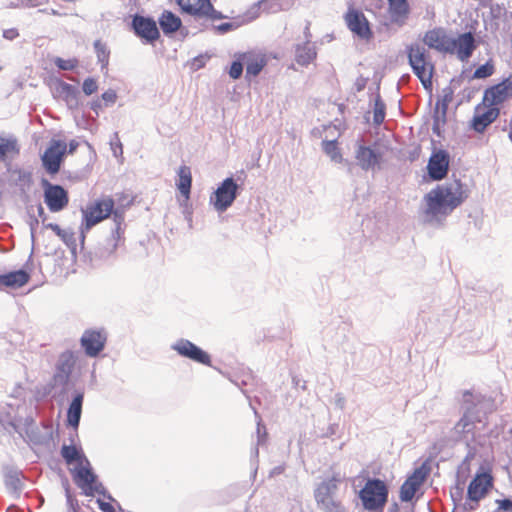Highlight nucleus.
Instances as JSON below:
<instances>
[{"label": "nucleus", "instance_id": "09e8293b", "mask_svg": "<svg viewBox=\"0 0 512 512\" xmlns=\"http://www.w3.org/2000/svg\"><path fill=\"white\" fill-rule=\"evenodd\" d=\"M496 503L498 504L497 509L493 512H512V500L509 498L497 499Z\"/></svg>", "mask_w": 512, "mask_h": 512}, {"label": "nucleus", "instance_id": "4be33fe9", "mask_svg": "<svg viewBox=\"0 0 512 512\" xmlns=\"http://www.w3.org/2000/svg\"><path fill=\"white\" fill-rule=\"evenodd\" d=\"M455 53L461 61L468 60L476 49L475 37L471 32L460 34L457 38H453Z\"/></svg>", "mask_w": 512, "mask_h": 512}, {"label": "nucleus", "instance_id": "de8ad7c7", "mask_svg": "<svg viewBox=\"0 0 512 512\" xmlns=\"http://www.w3.org/2000/svg\"><path fill=\"white\" fill-rule=\"evenodd\" d=\"M228 73L232 79L240 78L243 73V63L239 60L233 61Z\"/></svg>", "mask_w": 512, "mask_h": 512}, {"label": "nucleus", "instance_id": "dca6fc26", "mask_svg": "<svg viewBox=\"0 0 512 512\" xmlns=\"http://www.w3.org/2000/svg\"><path fill=\"white\" fill-rule=\"evenodd\" d=\"M424 43L439 52L455 53L453 38L448 36L443 29H433L426 32Z\"/></svg>", "mask_w": 512, "mask_h": 512}, {"label": "nucleus", "instance_id": "37998d69", "mask_svg": "<svg viewBox=\"0 0 512 512\" xmlns=\"http://www.w3.org/2000/svg\"><path fill=\"white\" fill-rule=\"evenodd\" d=\"M264 63L258 60H252L246 65V76L247 77H255L257 76L263 69Z\"/></svg>", "mask_w": 512, "mask_h": 512}, {"label": "nucleus", "instance_id": "7ed1b4c3", "mask_svg": "<svg viewBox=\"0 0 512 512\" xmlns=\"http://www.w3.org/2000/svg\"><path fill=\"white\" fill-rule=\"evenodd\" d=\"M489 400L480 399L469 391L463 394V415L455 424L453 431L456 440H462L469 434H473L476 423H481L486 414L485 408L490 407Z\"/></svg>", "mask_w": 512, "mask_h": 512}, {"label": "nucleus", "instance_id": "5fc2aeb1", "mask_svg": "<svg viewBox=\"0 0 512 512\" xmlns=\"http://www.w3.org/2000/svg\"><path fill=\"white\" fill-rule=\"evenodd\" d=\"M474 456H475V450L470 448L468 453H467V455L463 459L460 468L463 469V470L464 469L468 470L469 469L470 461H471V459L474 458Z\"/></svg>", "mask_w": 512, "mask_h": 512}, {"label": "nucleus", "instance_id": "e433bc0d", "mask_svg": "<svg viewBox=\"0 0 512 512\" xmlns=\"http://www.w3.org/2000/svg\"><path fill=\"white\" fill-rule=\"evenodd\" d=\"M322 150L327 156H329L331 161L335 163H342L344 161L336 140L322 141Z\"/></svg>", "mask_w": 512, "mask_h": 512}, {"label": "nucleus", "instance_id": "39448f33", "mask_svg": "<svg viewBox=\"0 0 512 512\" xmlns=\"http://www.w3.org/2000/svg\"><path fill=\"white\" fill-rule=\"evenodd\" d=\"M359 497L363 507L368 511L382 509L388 500V487L378 478L368 479L361 489Z\"/></svg>", "mask_w": 512, "mask_h": 512}, {"label": "nucleus", "instance_id": "f704fd0d", "mask_svg": "<svg viewBox=\"0 0 512 512\" xmlns=\"http://www.w3.org/2000/svg\"><path fill=\"white\" fill-rule=\"evenodd\" d=\"M73 367L74 360L72 356L67 353L62 354L57 363V377H62L64 380H67L72 372Z\"/></svg>", "mask_w": 512, "mask_h": 512}, {"label": "nucleus", "instance_id": "4d7b16f0", "mask_svg": "<svg viewBox=\"0 0 512 512\" xmlns=\"http://www.w3.org/2000/svg\"><path fill=\"white\" fill-rule=\"evenodd\" d=\"M19 36V32L16 28L5 29L3 31V37L7 40H14Z\"/></svg>", "mask_w": 512, "mask_h": 512}, {"label": "nucleus", "instance_id": "f257e3e1", "mask_svg": "<svg viewBox=\"0 0 512 512\" xmlns=\"http://www.w3.org/2000/svg\"><path fill=\"white\" fill-rule=\"evenodd\" d=\"M469 196L467 186L460 180L438 185L424 196L426 207L425 221L441 223Z\"/></svg>", "mask_w": 512, "mask_h": 512}, {"label": "nucleus", "instance_id": "e2e57ef3", "mask_svg": "<svg viewBox=\"0 0 512 512\" xmlns=\"http://www.w3.org/2000/svg\"><path fill=\"white\" fill-rule=\"evenodd\" d=\"M508 129H509L508 137H509L510 141L512 142V116H511V120H510L509 124H507V122H505L504 126L502 127L503 131H506Z\"/></svg>", "mask_w": 512, "mask_h": 512}, {"label": "nucleus", "instance_id": "a211bd4d", "mask_svg": "<svg viewBox=\"0 0 512 512\" xmlns=\"http://www.w3.org/2000/svg\"><path fill=\"white\" fill-rule=\"evenodd\" d=\"M80 342L86 355L96 357L105 347L106 336L101 331L86 330Z\"/></svg>", "mask_w": 512, "mask_h": 512}, {"label": "nucleus", "instance_id": "6ab92c4d", "mask_svg": "<svg viewBox=\"0 0 512 512\" xmlns=\"http://www.w3.org/2000/svg\"><path fill=\"white\" fill-rule=\"evenodd\" d=\"M53 93L55 97L65 101L69 109L78 108L80 92L76 86L57 80L54 84Z\"/></svg>", "mask_w": 512, "mask_h": 512}, {"label": "nucleus", "instance_id": "9b49d317", "mask_svg": "<svg viewBox=\"0 0 512 512\" xmlns=\"http://www.w3.org/2000/svg\"><path fill=\"white\" fill-rule=\"evenodd\" d=\"M430 473V467L423 463L404 481L400 488V499L410 502Z\"/></svg>", "mask_w": 512, "mask_h": 512}, {"label": "nucleus", "instance_id": "ddd939ff", "mask_svg": "<svg viewBox=\"0 0 512 512\" xmlns=\"http://www.w3.org/2000/svg\"><path fill=\"white\" fill-rule=\"evenodd\" d=\"M171 349L176 351L181 357L188 358L194 362L203 365L211 364L210 355L188 339H178L171 345Z\"/></svg>", "mask_w": 512, "mask_h": 512}, {"label": "nucleus", "instance_id": "0e129e2a", "mask_svg": "<svg viewBox=\"0 0 512 512\" xmlns=\"http://www.w3.org/2000/svg\"><path fill=\"white\" fill-rule=\"evenodd\" d=\"M66 497L68 505L74 510V506H77V501L70 495L69 491L66 492Z\"/></svg>", "mask_w": 512, "mask_h": 512}, {"label": "nucleus", "instance_id": "a18cd8bd", "mask_svg": "<svg viewBox=\"0 0 512 512\" xmlns=\"http://www.w3.org/2000/svg\"><path fill=\"white\" fill-rule=\"evenodd\" d=\"M48 0H17L13 7L15 8H33L44 5Z\"/></svg>", "mask_w": 512, "mask_h": 512}, {"label": "nucleus", "instance_id": "c9c22d12", "mask_svg": "<svg viewBox=\"0 0 512 512\" xmlns=\"http://www.w3.org/2000/svg\"><path fill=\"white\" fill-rule=\"evenodd\" d=\"M317 505L324 512H347L346 508L337 497L328 499H316Z\"/></svg>", "mask_w": 512, "mask_h": 512}, {"label": "nucleus", "instance_id": "9d476101", "mask_svg": "<svg viewBox=\"0 0 512 512\" xmlns=\"http://www.w3.org/2000/svg\"><path fill=\"white\" fill-rule=\"evenodd\" d=\"M44 188V202L51 212L62 211L69 202L68 192L58 184H52L46 179H42Z\"/></svg>", "mask_w": 512, "mask_h": 512}, {"label": "nucleus", "instance_id": "4468645a", "mask_svg": "<svg viewBox=\"0 0 512 512\" xmlns=\"http://www.w3.org/2000/svg\"><path fill=\"white\" fill-rule=\"evenodd\" d=\"M382 153L379 149L359 144L355 151V158L358 165L364 171H375L380 169Z\"/></svg>", "mask_w": 512, "mask_h": 512}, {"label": "nucleus", "instance_id": "13d9d810", "mask_svg": "<svg viewBox=\"0 0 512 512\" xmlns=\"http://www.w3.org/2000/svg\"><path fill=\"white\" fill-rule=\"evenodd\" d=\"M234 28V24L231 23V22H225V23H221L219 24L218 26H216V30L220 33V34H225L229 31H231L232 29Z\"/></svg>", "mask_w": 512, "mask_h": 512}, {"label": "nucleus", "instance_id": "2eb2a0df", "mask_svg": "<svg viewBox=\"0 0 512 512\" xmlns=\"http://www.w3.org/2000/svg\"><path fill=\"white\" fill-rule=\"evenodd\" d=\"M450 156L446 150L439 149L429 158L427 170L429 177L434 181L444 179L449 171Z\"/></svg>", "mask_w": 512, "mask_h": 512}, {"label": "nucleus", "instance_id": "a19ab883", "mask_svg": "<svg viewBox=\"0 0 512 512\" xmlns=\"http://www.w3.org/2000/svg\"><path fill=\"white\" fill-rule=\"evenodd\" d=\"M494 66L489 62L480 65L474 71L473 78L475 79H485L493 74Z\"/></svg>", "mask_w": 512, "mask_h": 512}, {"label": "nucleus", "instance_id": "423d86ee", "mask_svg": "<svg viewBox=\"0 0 512 512\" xmlns=\"http://www.w3.org/2000/svg\"><path fill=\"white\" fill-rule=\"evenodd\" d=\"M493 485V477L489 470H485L483 466L476 473L467 490V501L464 504L465 510H475L478 502L485 497L489 489Z\"/></svg>", "mask_w": 512, "mask_h": 512}, {"label": "nucleus", "instance_id": "4c0bfd02", "mask_svg": "<svg viewBox=\"0 0 512 512\" xmlns=\"http://www.w3.org/2000/svg\"><path fill=\"white\" fill-rule=\"evenodd\" d=\"M98 62L101 64V70L107 68L109 64L110 51L105 43L96 40L93 44Z\"/></svg>", "mask_w": 512, "mask_h": 512}, {"label": "nucleus", "instance_id": "6e6552de", "mask_svg": "<svg viewBox=\"0 0 512 512\" xmlns=\"http://www.w3.org/2000/svg\"><path fill=\"white\" fill-rule=\"evenodd\" d=\"M74 480L84 490L86 496H94L97 493L115 502V499L108 493L103 484L97 481V475L92 471L91 467H76L74 470Z\"/></svg>", "mask_w": 512, "mask_h": 512}, {"label": "nucleus", "instance_id": "1a4fd4ad", "mask_svg": "<svg viewBox=\"0 0 512 512\" xmlns=\"http://www.w3.org/2000/svg\"><path fill=\"white\" fill-rule=\"evenodd\" d=\"M67 151V144L61 140H52L50 145L41 156L44 169L50 175L59 172L64 156Z\"/></svg>", "mask_w": 512, "mask_h": 512}, {"label": "nucleus", "instance_id": "ea45409f", "mask_svg": "<svg viewBox=\"0 0 512 512\" xmlns=\"http://www.w3.org/2000/svg\"><path fill=\"white\" fill-rule=\"evenodd\" d=\"M385 103L382 101L380 96L378 95L375 99L374 103V115H373V123L375 125H380L383 123L385 118Z\"/></svg>", "mask_w": 512, "mask_h": 512}, {"label": "nucleus", "instance_id": "58836bf2", "mask_svg": "<svg viewBox=\"0 0 512 512\" xmlns=\"http://www.w3.org/2000/svg\"><path fill=\"white\" fill-rule=\"evenodd\" d=\"M453 90L451 87H446L443 89V95L440 100H438L435 104V110L442 112L443 115H447L448 106L453 100Z\"/></svg>", "mask_w": 512, "mask_h": 512}, {"label": "nucleus", "instance_id": "79ce46f5", "mask_svg": "<svg viewBox=\"0 0 512 512\" xmlns=\"http://www.w3.org/2000/svg\"><path fill=\"white\" fill-rule=\"evenodd\" d=\"M445 123H446V115H443V118H442V112L434 110L433 125H432L433 133L436 134L437 136H440L441 128L445 125Z\"/></svg>", "mask_w": 512, "mask_h": 512}, {"label": "nucleus", "instance_id": "f03ea898", "mask_svg": "<svg viewBox=\"0 0 512 512\" xmlns=\"http://www.w3.org/2000/svg\"><path fill=\"white\" fill-rule=\"evenodd\" d=\"M83 214V221L81 224V243H84L85 232L90 230L93 226L107 218L113 213L115 227L112 229V237L109 240V245L112 246L113 252L118 245L120 239L121 224L124 220L123 215L118 211H114V201L110 197H106L95 201L86 209H81Z\"/></svg>", "mask_w": 512, "mask_h": 512}, {"label": "nucleus", "instance_id": "cd10ccee", "mask_svg": "<svg viewBox=\"0 0 512 512\" xmlns=\"http://www.w3.org/2000/svg\"><path fill=\"white\" fill-rule=\"evenodd\" d=\"M19 153L18 141L13 135L0 134V163Z\"/></svg>", "mask_w": 512, "mask_h": 512}, {"label": "nucleus", "instance_id": "bf43d9fd", "mask_svg": "<svg viewBox=\"0 0 512 512\" xmlns=\"http://www.w3.org/2000/svg\"><path fill=\"white\" fill-rule=\"evenodd\" d=\"M257 437H258V441H257V446H258V445H260L262 443V441L266 437L265 427L261 426V420L260 419H259V421L257 423Z\"/></svg>", "mask_w": 512, "mask_h": 512}, {"label": "nucleus", "instance_id": "5701e85b", "mask_svg": "<svg viewBox=\"0 0 512 512\" xmlns=\"http://www.w3.org/2000/svg\"><path fill=\"white\" fill-rule=\"evenodd\" d=\"M499 112V109L494 106L488 107L483 112H480L477 109L475 115L473 116L471 127L474 131L483 133L485 129L497 119Z\"/></svg>", "mask_w": 512, "mask_h": 512}, {"label": "nucleus", "instance_id": "b1692460", "mask_svg": "<svg viewBox=\"0 0 512 512\" xmlns=\"http://www.w3.org/2000/svg\"><path fill=\"white\" fill-rule=\"evenodd\" d=\"M84 401V391L75 390L67 410V422L73 428H78Z\"/></svg>", "mask_w": 512, "mask_h": 512}, {"label": "nucleus", "instance_id": "c756f323", "mask_svg": "<svg viewBox=\"0 0 512 512\" xmlns=\"http://www.w3.org/2000/svg\"><path fill=\"white\" fill-rule=\"evenodd\" d=\"M176 3L182 12L192 16H199L205 8L212 9L210 0H176Z\"/></svg>", "mask_w": 512, "mask_h": 512}, {"label": "nucleus", "instance_id": "864d4df0", "mask_svg": "<svg viewBox=\"0 0 512 512\" xmlns=\"http://www.w3.org/2000/svg\"><path fill=\"white\" fill-rule=\"evenodd\" d=\"M201 16H207V17H210L211 19H221L223 17L222 13L215 10L213 6H212V9L205 8L204 12H201V14L199 15V17H201Z\"/></svg>", "mask_w": 512, "mask_h": 512}, {"label": "nucleus", "instance_id": "8fccbe9b", "mask_svg": "<svg viewBox=\"0 0 512 512\" xmlns=\"http://www.w3.org/2000/svg\"><path fill=\"white\" fill-rule=\"evenodd\" d=\"M102 100L105 102V105H112L117 100L116 91L113 89H108L101 95Z\"/></svg>", "mask_w": 512, "mask_h": 512}, {"label": "nucleus", "instance_id": "393cba45", "mask_svg": "<svg viewBox=\"0 0 512 512\" xmlns=\"http://www.w3.org/2000/svg\"><path fill=\"white\" fill-rule=\"evenodd\" d=\"M388 4L391 22L404 25L410 12L407 0H388Z\"/></svg>", "mask_w": 512, "mask_h": 512}, {"label": "nucleus", "instance_id": "2f4dec72", "mask_svg": "<svg viewBox=\"0 0 512 512\" xmlns=\"http://www.w3.org/2000/svg\"><path fill=\"white\" fill-rule=\"evenodd\" d=\"M21 472L17 470H9L5 474V487L7 491L13 495L19 496L23 490V482Z\"/></svg>", "mask_w": 512, "mask_h": 512}, {"label": "nucleus", "instance_id": "0eeeda50", "mask_svg": "<svg viewBox=\"0 0 512 512\" xmlns=\"http://www.w3.org/2000/svg\"><path fill=\"white\" fill-rule=\"evenodd\" d=\"M239 189L233 177L225 178L210 196V204L217 212H225L236 200Z\"/></svg>", "mask_w": 512, "mask_h": 512}, {"label": "nucleus", "instance_id": "c03bdc74", "mask_svg": "<svg viewBox=\"0 0 512 512\" xmlns=\"http://www.w3.org/2000/svg\"><path fill=\"white\" fill-rule=\"evenodd\" d=\"M54 64L60 70L70 71V70H73L77 66L78 61L76 59H67V60H65V59H62L60 57H57L54 60Z\"/></svg>", "mask_w": 512, "mask_h": 512}, {"label": "nucleus", "instance_id": "473e14b6", "mask_svg": "<svg viewBox=\"0 0 512 512\" xmlns=\"http://www.w3.org/2000/svg\"><path fill=\"white\" fill-rule=\"evenodd\" d=\"M192 186L191 170L188 166H181L178 170L177 188L181 195L189 198Z\"/></svg>", "mask_w": 512, "mask_h": 512}, {"label": "nucleus", "instance_id": "a878e982", "mask_svg": "<svg viewBox=\"0 0 512 512\" xmlns=\"http://www.w3.org/2000/svg\"><path fill=\"white\" fill-rule=\"evenodd\" d=\"M60 453L68 465L77 463L79 467H91L90 462L83 453L82 449L76 447L75 445L64 444L61 447Z\"/></svg>", "mask_w": 512, "mask_h": 512}, {"label": "nucleus", "instance_id": "f3484780", "mask_svg": "<svg viewBox=\"0 0 512 512\" xmlns=\"http://www.w3.org/2000/svg\"><path fill=\"white\" fill-rule=\"evenodd\" d=\"M348 28L361 39H370L372 36L369 22L361 11L350 9L346 16Z\"/></svg>", "mask_w": 512, "mask_h": 512}, {"label": "nucleus", "instance_id": "72a5a7b5", "mask_svg": "<svg viewBox=\"0 0 512 512\" xmlns=\"http://www.w3.org/2000/svg\"><path fill=\"white\" fill-rule=\"evenodd\" d=\"M46 228L51 229L74 253L76 249L75 233L71 230L62 229L58 224L48 223Z\"/></svg>", "mask_w": 512, "mask_h": 512}, {"label": "nucleus", "instance_id": "338daca9", "mask_svg": "<svg viewBox=\"0 0 512 512\" xmlns=\"http://www.w3.org/2000/svg\"><path fill=\"white\" fill-rule=\"evenodd\" d=\"M37 211H38V215L39 217H41L43 220H45L46 218V214H45V211H44V208L42 207V205H38L37 207Z\"/></svg>", "mask_w": 512, "mask_h": 512}, {"label": "nucleus", "instance_id": "6e6d98bb", "mask_svg": "<svg viewBox=\"0 0 512 512\" xmlns=\"http://www.w3.org/2000/svg\"><path fill=\"white\" fill-rule=\"evenodd\" d=\"M334 404L340 410H343L346 405V399L342 393H336L334 396Z\"/></svg>", "mask_w": 512, "mask_h": 512}, {"label": "nucleus", "instance_id": "c85d7f7f", "mask_svg": "<svg viewBox=\"0 0 512 512\" xmlns=\"http://www.w3.org/2000/svg\"><path fill=\"white\" fill-rule=\"evenodd\" d=\"M160 28L165 35H170L180 29L181 19L171 11L165 10L158 19Z\"/></svg>", "mask_w": 512, "mask_h": 512}, {"label": "nucleus", "instance_id": "aec40b11", "mask_svg": "<svg viewBox=\"0 0 512 512\" xmlns=\"http://www.w3.org/2000/svg\"><path fill=\"white\" fill-rule=\"evenodd\" d=\"M510 96H512L511 78L504 79L484 92V100L490 102L492 106L504 102Z\"/></svg>", "mask_w": 512, "mask_h": 512}, {"label": "nucleus", "instance_id": "49530a36", "mask_svg": "<svg viewBox=\"0 0 512 512\" xmlns=\"http://www.w3.org/2000/svg\"><path fill=\"white\" fill-rule=\"evenodd\" d=\"M98 89V84L94 78H86L82 84V90L85 95L89 96L95 93Z\"/></svg>", "mask_w": 512, "mask_h": 512}, {"label": "nucleus", "instance_id": "774afa93", "mask_svg": "<svg viewBox=\"0 0 512 512\" xmlns=\"http://www.w3.org/2000/svg\"><path fill=\"white\" fill-rule=\"evenodd\" d=\"M388 512H399L398 505L394 503L389 509Z\"/></svg>", "mask_w": 512, "mask_h": 512}, {"label": "nucleus", "instance_id": "052dcab7", "mask_svg": "<svg viewBox=\"0 0 512 512\" xmlns=\"http://www.w3.org/2000/svg\"><path fill=\"white\" fill-rule=\"evenodd\" d=\"M97 503H98L99 509L101 511H103V512H115V509H114V507L112 506L111 503L102 501L100 499L97 500Z\"/></svg>", "mask_w": 512, "mask_h": 512}, {"label": "nucleus", "instance_id": "f8f14e48", "mask_svg": "<svg viewBox=\"0 0 512 512\" xmlns=\"http://www.w3.org/2000/svg\"><path fill=\"white\" fill-rule=\"evenodd\" d=\"M131 28L145 43H153L160 37L156 21L151 17L135 14L132 17Z\"/></svg>", "mask_w": 512, "mask_h": 512}, {"label": "nucleus", "instance_id": "603ef678", "mask_svg": "<svg viewBox=\"0 0 512 512\" xmlns=\"http://www.w3.org/2000/svg\"><path fill=\"white\" fill-rule=\"evenodd\" d=\"M115 139H116V141L115 142L111 141L110 145H111V150L113 152V155L115 157H118V155H122L123 148H122V144H121L117 134H115Z\"/></svg>", "mask_w": 512, "mask_h": 512}, {"label": "nucleus", "instance_id": "bb28decb", "mask_svg": "<svg viewBox=\"0 0 512 512\" xmlns=\"http://www.w3.org/2000/svg\"><path fill=\"white\" fill-rule=\"evenodd\" d=\"M30 279L27 271L20 269L0 275V287L20 288Z\"/></svg>", "mask_w": 512, "mask_h": 512}, {"label": "nucleus", "instance_id": "7c9ffc66", "mask_svg": "<svg viewBox=\"0 0 512 512\" xmlns=\"http://www.w3.org/2000/svg\"><path fill=\"white\" fill-rule=\"evenodd\" d=\"M316 58V51L310 40L304 44H298L295 50V60L299 65L307 66Z\"/></svg>", "mask_w": 512, "mask_h": 512}, {"label": "nucleus", "instance_id": "680f3d73", "mask_svg": "<svg viewBox=\"0 0 512 512\" xmlns=\"http://www.w3.org/2000/svg\"><path fill=\"white\" fill-rule=\"evenodd\" d=\"M90 105L91 109L98 115L99 111L102 109L101 101L99 99L93 100Z\"/></svg>", "mask_w": 512, "mask_h": 512}, {"label": "nucleus", "instance_id": "69168bd1", "mask_svg": "<svg viewBox=\"0 0 512 512\" xmlns=\"http://www.w3.org/2000/svg\"><path fill=\"white\" fill-rule=\"evenodd\" d=\"M79 144L76 140H71L68 144V152L73 153L78 148Z\"/></svg>", "mask_w": 512, "mask_h": 512}, {"label": "nucleus", "instance_id": "20e7f679", "mask_svg": "<svg viewBox=\"0 0 512 512\" xmlns=\"http://www.w3.org/2000/svg\"><path fill=\"white\" fill-rule=\"evenodd\" d=\"M408 62L413 73L418 77L425 89L432 88L434 64L424 46L415 43L406 48Z\"/></svg>", "mask_w": 512, "mask_h": 512}, {"label": "nucleus", "instance_id": "412c9836", "mask_svg": "<svg viewBox=\"0 0 512 512\" xmlns=\"http://www.w3.org/2000/svg\"><path fill=\"white\" fill-rule=\"evenodd\" d=\"M345 477L339 472H334L331 477L323 480L315 490L316 499H328L336 497L339 485L344 481Z\"/></svg>", "mask_w": 512, "mask_h": 512}, {"label": "nucleus", "instance_id": "3c124183", "mask_svg": "<svg viewBox=\"0 0 512 512\" xmlns=\"http://www.w3.org/2000/svg\"><path fill=\"white\" fill-rule=\"evenodd\" d=\"M208 59H209V56L207 54H205V55L201 54V55L196 56L195 58H193V61H192L193 69L199 70V69L203 68Z\"/></svg>", "mask_w": 512, "mask_h": 512}]
</instances>
